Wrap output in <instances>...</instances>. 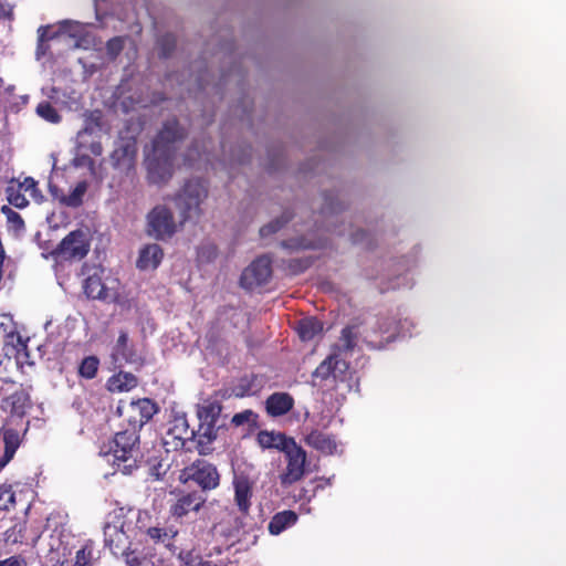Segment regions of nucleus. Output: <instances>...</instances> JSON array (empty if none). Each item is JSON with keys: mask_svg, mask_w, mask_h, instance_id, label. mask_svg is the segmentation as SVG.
<instances>
[{"mask_svg": "<svg viewBox=\"0 0 566 566\" xmlns=\"http://www.w3.org/2000/svg\"><path fill=\"white\" fill-rule=\"evenodd\" d=\"M294 407V399L287 392H274L265 400L266 413L271 417H281L290 412Z\"/></svg>", "mask_w": 566, "mask_h": 566, "instance_id": "obj_19", "label": "nucleus"}, {"mask_svg": "<svg viewBox=\"0 0 566 566\" xmlns=\"http://www.w3.org/2000/svg\"><path fill=\"white\" fill-rule=\"evenodd\" d=\"M24 559L20 555H13L0 560V566H22Z\"/></svg>", "mask_w": 566, "mask_h": 566, "instance_id": "obj_54", "label": "nucleus"}, {"mask_svg": "<svg viewBox=\"0 0 566 566\" xmlns=\"http://www.w3.org/2000/svg\"><path fill=\"white\" fill-rule=\"evenodd\" d=\"M18 186H21L23 191L30 192L32 197H36L40 193L38 188V182L32 177H25L22 182H15Z\"/></svg>", "mask_w": 566, "mask_h": 566, "instance_id": "obj_50", "label": "nucleus"}, {"mask_svg": "<svg viewBox=\"0 0 566 566\" xmlns=\"http://www.w3.org/2000/svg\"><path fill=\"white\" fill-rule=\"evenodd\" d=\"M256 422L258 415L251 409L238 412L231 419V423L235 427H241L243 424L256 426Z\"/></svg>", "mask_w": 566, "mask_h": 566, "instance_id": "obj_42", "label": "nucleus"}, {"mask_svg": "<svg viewBox=\"0 0 566 566\" xmlns=\"http://www.w3.org/2000/svg\"><path fill=\"white\" fill-rule=\"evenodd\" d=\"M324 201H325L324 206H323L324 213H334V212H338L339 210L343 209V207L340 206V203L338 201L336 203L334 202V197L332 195H325Z\"/></svg>", "mask_w": 566, "mask_h": 566, "instance_id": "obj_51", "label": "nucleus"}, {"mask_svg": "<svg viewBox=\"0 0 566 566\" xmlns=\"http://www.w3.org/2000/svg\"><path fill=\"white\" fill-rule=\"evenodd\" d=\"M90 150L94 156H101L103 154V146L99 142H94L90 145Z\"/></svg>", "mask_w": 566, "mask_h": 566, "instance_id": "obj_55", "label": "nucleus"}, {"mask_svg": "<svg viewBox=\"0 0 566 566\" xmlns=\"http://www.w3.org/2000/svg\"><path fill=\"white\" fill-rule=\"evenodd\" d=\"M163 258L164 251L158 244H148L140 250L136 265L139 270H155L160 264Z\"/></svg>", "mask_w": 566, "mask_h": 566, "instance_id": "obj_22", "label": "nucleus"}, {"mask_svg": "<svg viewBox=\"0 0 566 566\" xmlns=\"http://www.w3.org/2000/svg\"><path fill=\"white\" fill-rule=\"evenodd\" d=\"M217 438L216 423L200 422L196 431L195 440L197 450L200 454H207L210 450L209 446Z\"/></svg>", "mask_w": 566, "mask_h": 566, "instance_id": "obj_27", "label": "nucleus"}, {"mask_svg": "<svg viewBox=\"0 0 566 566\" xmlns=\"http://www.w3.org/2000/svg\"><path fill=\"white\" fill-rule=\"evenodd\" d=\"M297 514L292 510L277 512L269 522L268 530L272 535H279L297 522Z\"/></svg>", "mask_w": 566, "mask_h": 566, "instance_id": "obj_26", "label": "nucleus"}, {"mask_svg": "<svg viewBox=\"0 0 566 566\" xmlns=\"http://www.w3.org/2000/svg\"><path fill=\"white\" fill-rule=\"evenodd\" d=\"M90 244L82 230L71 231L53 250L52 254L61 260H81L88 253Z\"/></svg>", "mask_w": 566, "mask_h": 566, "instance_id": "obj_9", "label": "nucleus"}, {"mask_svg": "<svg viewBox=\"0 0 566 566\" xmlns=\"http://www.w3.org/2000/svg\"><path fill=\"white\" fill-rule=\"evenodd\" d=\"M282 247L285 248V249H292V250H297L300 248H304L302 244L291 240V241H283L282 243Z\"/></svg>", "mask_w": 566, "mask_h": 566, "instance_id": "obj_57", "label": "nucleus"}, {"mask_svg": "<svg viewBox=\"0 0 566 566\" xmlns=\"http://www.w3.org/2000/svg\"><path fill=\"white\" fill-rule=\"evenodd\" d=\"M234 502L243 515H248L253 494V482L244 473H234L233 476Z\"/></svg>", "mask_w": 566, "mask_h": 566, "instance_id": "obj_15", "label": "nucleus"}, {"mask_svg": "<svg viewBox=\"0 0 566 566\" xmlns=\"http://www.w3.org/2000/svg\"><path fill=\"white\" fill-rule=\"evenodd\" d=\"M4 451L0 458V471H2L7 464L13 459L17 450L21 444V438L18 430L12 428H4L2 431Z\"/></svg>", "mask_w": 566, "mask_h": 566, "instance_id": "obj_24", "label": "nucleus"}, {"mask_svg": "<svg viewBox=\"0 0 566 566\" xmlns=\"http://www.w3.org/2000/svg\"><path fill=\"white\" fill-rule=\"evenodd\" d=\"M147 534L156 542L163 541V538L167 536L166 531L160 527H149Z\"/></svg>", "mask_w": 566, "mask_h": 566, "instance_id": "obj_53", "label": "nucleus"}, {"mask_svg": "<svg viewBox=\"0 0 566 566\" xmlns=\"http://www.w3.org/2000/svg\"><path fill=\"white\" fill-rule=\"evenodd\" d=\"M124 49V39L114 36L106 42V51L112 59L117 57Z\"/></svg>", "mask_w": 566, "mask_h": 566, "instance_id": "obj_48", "label": "nucleus"}, {"mask_svg": "<svg viewBox=\"0 0 566 566\" xmlns=\"http://www.w3.org/2000/svg\"><path fill=\"white\" fill-rule=\"evenodd\" d=\"M102 126V112L96 109L90 112L86 117V125L83 129L84 133H92L94 127L101 128Z\"/></svg>", "mask_w": 566, "mask_h": 566, "instance_id": "obj_49", "label": "nucleus"}, {"mask_svg": "<svg viewBox=\"0 0 566 566\" xmlns=\"http://www.w3.org/2000/svg\"><path fill=\"white\" fill-rule=\"evenodd\" d=\"M87 182L85 180L77 182L75 188L61 198V202L67 207L77 208L83 203L84 195L87 191Z\"/></svg>", "mask_w": 566, "mask_h": 566, "instance_id": "obj_32", "label": "nucleus"}, {"mask_svg": "<svg viewBox=\"0 0 566 566\" xmlns=\"http://www.w3.org/2000/svg\"><path fill=\"white\" fill-rule=\"evenodd\" d=\"M116 412L123 418V423L127 424L125 430H135L139 433L140 429L158 412V406L149 398L129 402L120 400Z\"/></svg>", "mask_w": 566, "mask_h": 566, "instance_id": "obj_3", "label": "nucleus"}, {"mask_svg": "<svg viewBox=\"0 0 566 566\" xmlns=\"http://www.w3.org/2000/svg\"><path fill=\"white\" fill-rule=\"evenodd\" d=\"M208 196V189L200 179L188 180L176 197V205L181 210L184 219L200 214V205Z\"/></svg>", "mask_w": 566, "mask_h": 566, "instance_id": "obj_5", "label": "nucleus"}, {"mask_svg": "<svg viewBox=\"0 0 566 566\" xmlns=\"http://www.w3.org/2000/svg\"><path fill=\"white\" fill-rule=\"evenodd\" d=\"M186 137V129L176 118L167 119L161 129L153 140V148L156 154H175V144Z\"/></svg>", "mask_w": 566, "mask_h": 566, "instance_id": "obj_12", "label": "nucleus"}, {"mask_svg": "<svg viewBox=\"0 0 566 566\" xmlns=\"http://www.w3.org/2000/svg\"><path fill=\"white\" fill-rule=\"evenodd\" d=\"M99 359L97 356L91 355L82 359L78 365V375L85 379H93L98 371Z\"/></svg>", "mask_w": 566, "mask_h": 566, "instance_id": "obj_34", "label": "nucleus"}, {"mask_svg": "<svg viewBox=\"0 0 566 566\" xmlns=\"http://www.w3.org/2000/svg\"><path fill=\"white\" fill-rule=\"evenodd\" d=\"M39 38H38V49L36 53L40 55V53H43V43L53 39V34H49V27H40L38 30Z\"/></svg>", "mask_w": 566, "mask_h": 566, "instance_id": "obj_52", "label": "nucleus"}, {"mask_svg": "<svg viewBox=\"0 0 566 566\" xmlns=\"http://www.w3.org/2000/svg\"><path fill=\"white\" fill-rule=\"evenodd\" d=\"M379 331L387 342H392L401 333V322L394 317H386L379 324Z\"/></svg>", "mask_w": 566, "mask_h": 566, "instance_id": "obj_33", "label": "nucleus"}, {"mask_svg": "<svg viewBox=\"0 0 566 566\" xmlns=\"http://www.w3.org/2000/svg\"><path fill=\"white\" fill-rule=\"evenodd\" d=\"M256 441L262 449H276L283 452L290 446V441L295 440L282 432L261 430L256 434Z\"/></svg>", "mask_w": 566, "mask_h": 566, "instance_id": "obj_21", "label": "nucleus"}, {"mask_svg": "<svg viewBox=\"0 0 566 566\" xmlns=\"http://www.w3.org/2000/svg\"><path fill=\"white\" fill-rule=\"evenodd\" d=\"M123 557L127 566H167L156 554L144 551H123Z\"/></svg>", "mask_w": 566, "mask_h": 566, "instance_id": "obj_25", "label": "nucleus"}, {"mask_svg": "<svg viewBox=\"0 0 566 566\" xmlns=\"http://www.w3.org/2000/svg\"><path fill=\"white\" fill-rule=\"evenodd\" d=\"M82 159H83V160H87V161H88V164H90V166H93V165H94L93 159H92V158H90L88 156H83V157H82Z\"/></svg>", "mask_w": 566, "mask_h": 566, "instance_id": "obj_59", "label": "nucleus"}, {"mask_svg": "<svg viewBox=\"0 0 566 566\" xmlns=\"http://www.w3.org/2000/svg\"><path fill=\"white\" fill-rule=\"evenodd\" d=\"M296 332L303 342H308L323 332V323L316 317H305L297 322Z\"/></svg>", "mask_w": 566, "mask_h": 566, "instance_id": "obj_29", "label": "nucleus"}, {"mask_svg": "<svg viewBox=\"0 0 566 566\" xmlns=\"http://www.w3.org/2000/svg\"><path fill=\"white\" fill-rule=\"evenodd\" d=\"M174 158L172 153L156 154L153 149V156L146 159L147 178L150 184L164 185L174 175Z\"/></svg>", "mask_w": 566, "mask_h": 566, "instance_id": "obj_10", "label": "nucleus"}, {"mask_svg": "<svg viewBox=\"0 0 566 566\" xmlns=\"http://www.w3.org/2000/svg\"><path fill=\"white\" fill-rule=\"evenodd\" d=\"M137 156V139L134 136H119L111 154L115 169H130Z\"/></svg>", "mask_w": 566, "mask_h": 566, "instance_id": "obj_13", "label": "nucleus"}, {"mask_svg": "<svg viewBox=\"0 0 566 566\" xmlns=\"http://www.w3.org/2000/svg\"><path fill=\"white\" fill-rule=\"evenodd\" d=\"M222 406L217 400H207L198 407L197 415L200 422L216 423L221 413Z\"/></svg>", "mask_w": 566, "mask_h": 566, "instance_id": "obj_30", "label": "nucleus"}, {"mask_svg": "<svg viewBox=\"0 0 566 566\" xmlns=\"http://www.w3.org/2000/svg\"><path fill=\"white\" fill-rule=\"evenodd\" d=\"M181 566H211L209 562H205L198 554L186 552L180 554Z\"/></svg>", "mask_w": 566, "mask_h": 566, "instance_id": "obj_47", "label": "nucleus"}, {"mask_svg": "<svg viewBox=\"0 0 566 566\" xmlns=\"http://www.w3.org/2000/svg\"><path fill=\"white\" fill-rule=\"evenodd\" d=\"M36 114L49 123L57 124L61 122V115L56 108L46 101H43L36 106Z\"/></svg>", "mask_w": 566, "mask_h": 566, "instance_id": "obj_37", "label": "nucleus"}, {"mask_svg": "<svg viewBox=\"0 0 566 566\" xmlns=\"http://www.w3.org/2000/svg\"><path fill=\"white\" fill-rule=\"evenodd\" d=\"M1 212L7 218L8 230L13 231L15 233H20L25 229L24 220L22 219L20 213L14 211L12 208H10L9 206H2Z\"/></svg>", "mask_w": 566, "mask_h": 566, "instance_id": "obj_35", "label": "nucleus"}, {"mask_svg": "<svg viewBox=\"0 0 566 566\" xmlns=\"http://www.w3.org/2000/svg\"><path fill=\"white\" fill-rule=\"evenodd\" d=\"M283 453L286 468L280 474V482L282 486H290L300 481L305 473L306 451L296 441H290V446Z\"/></svg>", "mask_w": 566, "mask_h": 566, "instance_id": "obj_6", "label": "nucleus"}, {"mask_svg": "<svg viewBox=\"0 0 566 566\" xmlns=\"http://www.w3.org/2000/svg\"><path fill=\"white\" fill-rule=\"evenodd\" d=\"M25 525L17 523L4 532V541L11 544L22 543L24 539Z\"/></svg>", "mask_w": 566, "mask_h": 566, "instance_id": "obj_43", "label": "nucleus"}, {"mask_svg": "<svg viewBox=\"0 0 566 566\" xmlns=\"http://www.w3.org/2000/svg\"><path fill=\"white\" fill-rule=\"evenodd\" d=\"M15 504V493L12 490V485L2 484L0 485V510L8 511Z\"/></svg>", "mask_w": 566, "mask_h": 566, "instance_id": "obj_40", "label": "nucleus"}, {"mask_svg": "<svg viewBox=\"0 0 566 566\" xmlns=\"http://www.w3.org/2000/svg\"><path fill=\"white\" fill-rule=\"evenodd\" d=\"M138 385L137 377L127 371H119L107 380V389L112 392L129 391Z\"/></svg>", "mask_w": 566, "mask_h": 566, "instance_id": "obj_28", "label": "nucleus"}, {"mask_svg": "<svg viewBox=\"0 0 566 566\" xmlns=\"http://www.w3.org/2000/svg\"><path fill=\"white\" fill-rule=\"evenodd\" d=\"M333 357V369H334V379L344 381L346 379V374L349 369V364L339 358L337 354H332Z\"/></svg>", "mask_w": 566, "mask_h": 566, "instance_id": "obj_45", "label": "nucleus"}, {"mask_svg": "<svg viewBox=\"0 0 566 566\" xmlns=\"http://www.w3.org/2000/svg\"><path fill=\"white\" fill-rule=\"evenodd\" d=\"M85 295L91 300H99L108 303H116L117 293H111L97 274L90 275L83 284Z\"/></svg>", "mask_w": 566, "mask_h": 566, "instance_id": "obj_17", "label": "nucleus"}, {"mask_svg": "<svg viewBox=\"0 0 566 566\" xmlns=\"http://www.w3.org/2000/svg\"><path fill=\"white\" fill-rule=\"evenodd\" d=\"M158 45H159V49H160V53H159L160 57H164V59L169 57L170 54L172 53V51L176 48V38H175V35H172L170 33L164 34L158 40Z\"/></svg>", "mask_w": 566, "mask_h": 566, "instance_id": "obj_44", "label": "nucleus"}, {"mask_svg": "<svg viewBox=\"0 0 566 566\" xmlns=\"http://www.w3.org/2000/svg\"><path fill=\"white\" fill-rule=\"evenodd\" d=\"M126 542L127 536L122 528L117 527L116 525H105L104 544L113 555L117 556L120 554L123 556V551H129L130 548L125 547Z\"/></svg>", "mask_w": 566, "mask_h": 566, "instance_id": "obj_20", "label": "nucleus"}, {"mask_svg": "<svg viewBox=\"0 0 566 566\" xmlns=\"http://www.w3.org/2000/svg\"><path fill=\"white\" fill-rule=\"evenodd\" d=\"M305 442L310 447L325 454H333L337 448L334 437L321 430H312L305 437Z\"/></svg>", "mask_w": 566, "mask_h": 566, "instance_id": "obj_23", "label": "nucleus"}, {"mask_svg": "<svg viewBox=\"0 0 566 566\" xmlns=\"http://www.w3.org/2000/svg\"><path fill=\"white\" fill-rule=\"evenodd\" d=\"M355 326H345L340 333L342 349L352 352L357 343L358 335Z\"/></svg>", "mask_w": 566, "mask_h": 566, "instance_id": "obj_39", "label": "nucleus"}, {"mask_svg": "<svg viewBox=\"0 0 566 566\" xmlns=\"http://www.w3.org/2000/svg\"><path fill=\"white\" fill-rule=\"evenodd\" d=\"M18 344L21 347L27 348V344H25V342L22 339V337L20 335H18Z\"/></svg>", "mask_w": 566, "mask_h": 566, "instance_id": "obj_58", "label": "nucleus"}, {"mask_svg": "<svg viewBox=\"0 0 566 566\" xmlns=\"http://www.w3.org/2000/svg\"><path fill=\"white\" fill-rule=\"evenodd\" d=\"M93 548L90 545H84L76 552L75 563L73 566H92Z\"/></svg>", "mask_w": 566, "mask_h": 566, "instance_id": "obj_46", "label": "nucleus"}, {"mask_svg": "<svg viewBox=\"0 0 566 566\" xmlns=\"http://www.w3.org/2000/svg\"><path fill=\"white\" fill-rule=\"evenodd\" d=\"M174 500L169 504V515L175 521H184L191 513H198L207 502V495L197 490L175 489L170 492Z\"/></svg>", "mask_w": 566, "mask_h": 566, "instance_id": "obj_4", "label": "nucleus"}, {"mask_svg": "<svg viewBox=\"0 0 566 566\" xmlns=\"http://www.w3.org/2000/svg\"><path fill=\"white\" fill-rule=\"evenodd\" d=\"M176 232L174 214L166 206H156L147 214V233L156 240H166Z\"/></svg>", "mask_w": 566, "mask_h": 566, "instance_id": "obj_7", "label": "nucleus"}, {"mask_svg": "<svg viewBox=\"0 0 566 566\" xmlns=\"http://www.w3.org/2000/svg\"><path fill=\"white\" fill-rule=\"evenodd\" d=\"M313 262L312 256L294 258L286 262V270L291 275H298L310 269Z\"/></svg>", "mask_w": 566, "mask_h": 566, "instance_id": "obj_38", "label": "nucleus"}, {"mask_svg": "<svg viewBox=\"0 0 566 566\" xmlns=\"http://www.w3.org/2000/svg\"><path fill=\"white\" fill-rule=\"evenodd\" d=\"M14 382L9 379H0L1 409L9 411L11 416L24 417L27 408L30 406V396L23 389H17L8 397H2L7 391L6 386H13Z\"/></svg>", "mask_w": 566, "mask_h": 566, "instance_id": "obj_14", "label": "nucleus"}, {"mask_svg": "<svg viewBox=\"0 0 566 566\" xmlns=\"http://www.w3.org/2000/svg\"><path fill=\"white\" fill-rule=\"evenodd\" d=\"M106 455H111L112 465L123 474H132L144 460L140 437L135 430H120L109 442Z\"/></svg>", "mask_w": 566, "mask_h": 566, "instance_id": "obj_1", "label": "nucleus"}, {"mask_svg": "<svg viewBox=\"0 0 566 566\" xmlns=\"http://www.w3.org/2000/svg\"><path fill=\"white\" fill-rule=\"evenodd\" d=\"M272 276V260L269 255H260L247 266L241 276L240 284L243 289L252 291L265 285Z\"/></svg>", "mask_w": 566, "mask_h": 566, "instance_id": "obj_8", "label": "nucleus"}, {"mask_svg": "<svg viewBox=\"0 0 566 566\" xmlns=\"http://www.w3.org/2000/svg\"><path fill=\"white\" fill-rule=\"evenodd\" d=\"M195 436L196 431L189 428L186 416H176L169 422L164 443L165 446H171L175 450L190 451L191 448L188 443L195 441Z\"/></svg>", "mask_w": 566, "mask_h": 566, "instance_id": "obj_11", "label": "nucleus"}, {"mask_svg": "<svg viewBox=\"0 0 566 566\" xmlns=\"http://www.w3.org/2000/svg\"><path fill=\"white\" fill-rule=\"evenodd\" d=\"M293 214L290 211H284L280 218H276L269 222L268 224L261 227L260 235L262 238L270 237L281 230L290 220H292Z\"/></svg>", "mask_w": 566, "mask_h": 566, "instance_id": "obj_36", "label": "nucleus"}, {"mask_svg": "<svg viewBox=\"0 0 566 566\" xmlns=\"http://www.w3.org/2000/svg\"><path fill=\"white\" fill-rule=\"evenodd\" d=\"M113 358L122 359L126 364L142 367L145 363L144 358L137 353L135 346L129 344L128 333L120 331L117 340L113 347Z\"/></svg>", "mask_w": 566, "mask_h": 566, "instance_id": "obj_16", "label": "nucleus"}, {"mask_svg": "<svg viewBox=\"0 0 566 566\" xmlns=\"http://www.w3.org/2000/svg\"><path fill=\"white\" fill-rule=\"evenodd\" d=\"M6 195L9 203L18 209H23L29 205V200L22 193L21 186H18L14 180L9 182Z\"/></svg>", "mask_w": 566, "mask_h": 566, "instance_id": "obj_31", "label": "nucleus"}, {"mask_svg": "<svg viewBox=\"0 0 566 566\" xmlns=\"http://www.w3.org/2000/svg\"><path fill=\"white\" fill-rule=\"evenodd\" d=\"M178 480L184 485L195 483L199 486L197 492L207 495L220 485L221 476L214 464L207 460H196L180 471Z\"/></svg>", "mask_w": 566, "mask_h": 566, "instance_id": "obj_2", "label": "nucleus"}, {"mask_svg": "<svg viewBox=\"0 0 566 566\" xmlns=\"http://www.w3.org/2000/svg\"><path fill=\"white\" fill-rule=\"evenodd\" d=\"M263 388V380L256 374H249L240 377L231 388V395L237 398L253 396Z\"/></svg>", "mask_w": 566, "mask_h": 566, "instance_id": "obj_18", "label": "nucleus"}, {"mask_svg": "<svg viewBox=\"0 0 566 566\" xmlns=\"http://www.w3.org/2000/svg\"><path fill=\"white\" fill-rule=\"evenodd\" d=\"M365 237H367V233L364 230H358L352 234V240L354 243H359L363 242Z\"/></svg>", "mask_w": 566, "mask_h": 566, "instance_id": "obj_56", "label": "nucleus"}, {"mask_svg": "<svg viewBox=\"0 0 566 566\" xmlns=\"http://www.w3.org/2000/svg\"><path fill=\"white\" fill-rule=\"evenodd\" d=\"M312 376L314 378H319L321 380H327L329 377L334 378V369H333V357L332 354L327 356L313 371Z\"/></svg>", "mask_w": 566, "mask_h": 566, "instance_id": "obj_41", "label": "nucleus"}]
</instances>
